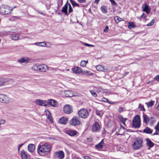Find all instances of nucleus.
<instances>
[{"mask_svg":"<svg viewBox=\"0 0 159 159\" xmlns=\"http://www.w3.org/2000/svg\"><path fill=\"white\" fill-rule=\"evenodd\" d=\"M51 149V145L46 143L42 145H39L37 148L38 153L42 156H44L49 154Z\"/></svg>","mask_w":159,"mask_h":159,"instance_id":"obj_1","label":"nucleus"},{"mask_svg":"<svg viewBox=\"0 0 159 159\" xmlns=\"http://www.w3.org/2000/svg\"><path fill=\"white\" fill-rule=\"evenodd\" d=\"M143 139L141 138H138L134 140L132 144L133 148L135 150L139 149L142 146Z\"/></svg>","mask_w":159,"mask_h":159,"instance_id":"obj_2","label":"nucleus"},{"mask_svg":"<svg viewBox=\"0 0 159 159\" xmlns=\"http://www.w3.org/2000/svg\"><path fill=\"white\" fill-rule=\"evenodd\" d=\"M12 11L10 7L7 5H2L0 7V13L3 15H7L10 14Z\"/></svg>","mask_w":159,"mask_h":159,"instance_id":"obj_3","label":"nucleus"},{"mask_svg":"<svg viewBox=\"0 0 159 159\" xmlns=\"http://www.w3.org/2000/svg\"><path fill=\"white\" fill-rule=\"evenodd\" d=\"M133 126L135 128H139L140 126V116H136L133 120Z\"/></svg>","mask_w":159,"mask_h":159,"instance_id":"obj_4","label":"nucleus"},{"mask_svg":"<svg viewBox=\"0 0 159 159\" xmlns=\"http://www.w3.org/2000/svg\"><path fill=\"white\" fill-rule=\"evenodd\" d=\"M78 113L79 116L82 118H86L89 115V112L87 109L84 108L80 110Z\"/></svg>","mask_w":159,"mask_h":159,"instance_id":"obj_5","label":"nucleus"},{"mask_svg":"<svg viewBox=\"0 0 159 159\" xmlns=\"http://www.w3.org/2000/svg\"><path fill=\"white\" fill-rule=\"evenodd\" d=\"M69 124L72 125L77 126L80 125L81 122L77 116H74L69 121Z\"/></svg>","mask_w":159,"mask_h":159,"instance_id":"obj_6","label":"nucleus"},{"mask_svg":"<svg viewBox=\"0 0 159 159\" xmlns=\"http://www.w3.org/2000/svg\"><path fill=\"white\" fill-rule=\"evenodd\" d=\"M54 157L59 159H63L64 157V153L63 151H59L55 152L53 154Z\"/></svg>","mask_w":159,"mask_h":159,"instance_id":"obj_7","label":"nucleus"},{"mask_svg":"<svg viewBox=\"0 0 159 159\" xmlns=\"http://www.w3.org/2000/svg\"><path fill=\"white\" fill-rule=\"evenodd\" d=\"M10 100L9 98L6 95L0 94V101L2 103H7Z\"/></svg>","mask_w":159,"mask_h":159,"instance_id":"obj_8","label":"nucleus"},{"mask_svg":"<svg viewBox=\"0 0 159 159\" xmlns=\"http://www.w3.org/2000/svg\"><path fill=\"white\" fill-rule=\"evenodd\" d=\"M63 111L66 113L69 114L73 112L72 107L69 105L65 106L63 107Z\"/></svg>","mask_w":159,"mask_h":159,"instance_id":"obj_9","label":"nucleus"},{"mask_svg":"<svg viewBox=\"0 0 159 159\" xmlns=\"http://www.w3.org/2000/svg\"><path fill=\"white\" fill-rule=\"evenodd\" d=\"M35 103L37 105L40 106L47 107L48 106L46 103V101L41 99H37L35 101Z\"/></svg>","mask_w":159,"mask_h":159,"instance_id":"obj_10","label":"nucleus"},{"mask_svg":"<svg viewBox=\"0 0 159 159\" xmlns=\"http://www.w3.org/2000/svg\"><path fill=\"white\" fill-rule=\"evenodd\" d=\"M145 140L146 141L147 146L149 147V149L154 146L155 143H153L149 138H147L145 139Z\"/></svg>","mask_w":159,"mask_h":159,"instance_id":"obj_11","label":"nucleus"},{"mask_svg":"<svg viewBox=\"0 0 159 159\" xmlns=\"http://www.w3.org/2000/svg\"><path fill=\"white\" fill-rule=\"evenodd\" d=\"M100 128V126L98 123L95 121L92 125V130L93 132H96Z\"/></svg>","mask_w":159,"mask_h":159,"instance_id":"obj_12","label":"nucleus"},{"mask_svg":"<svg viewBox=\"0 0 159 159\" xmlns=\"http://www.w3.org/2000/svg\"><path fill=\"white\" fill-rule=\"evenodd\" d=\"M47 105H50L53 107H57L58 104L57 102L54 100L51 99L48 101L47 103Z\"/></svg>","mask_w":159,"mask_h":159,"instance_id":"obj_13","label":"nucleus"},{"mask_svg":"<svg viewBox=\"0 0 159 159\" xmlns=\"http://www.w3.org/2000/svg\"><path fill=\"white\" fill-rule=\"evenodd\" d=\"M73 72L75 74H79L80 73H83V70L81 68L78 67H75L73 69Z\"/></svg>","mask_w":159,"mask_h":159,"instance_id":"obj_14","label":"nucleus"},{"mask_svg":"<svg viewBox=\"0 0 159 159\" xmlns=\"http://www.w3.org/2000/svg\"><path fill=\"white\" fill-rule=\"evenodd\" d=\"M66 133L69 136H74L77 134L78 132L75 130L69 129L66 131Z\"/></svg>","mask_w":159,"mask_h":159,"instance_id":"obj_15","label":"nucleus"},{"mask_svg":"<svg viewBox=\"0 0 159 159\" xmlns=\"http://www.w3.org/2000/svg\"><path fill=\"white\" fill-rule=\"evenodd\" d=\"M48 70V66L44 64L39 65V71L45 72Z\"/></svg>","mask_w":159,"mask_h":159,"instance_id":"obj_16","label":"nucleus"},{"mask_svg":"<svg viewBox=\"0 0 159 159\" xmlns=\"http://www.w3.org/2000/svg\"><path fill=\"white\" fill-rule=\"evenodd\" d=\"M97 70L99 71L106 72L108 70V69L106 67H104L102 65H98L96 67Z\"/></svg>","mask_w":159,"mask_h":159,"instance_id":"obj_17","label":"nucleus"},{"mask_svg":"<svg viewBox=\"0 0 159 159\" xmlns=\"http://www.w3.org/2000/svg\"><path fill=\"white\" fill-rule=\"evenodd\" d=\"M143 11L146 12L147 14H148L150 11V9L148 6L146 4L143 5L142 7Z\"/></svg>","mask_w":159,"mask_h":159,"instance_id":"obj_18","label":"nucleus"},{"mask_svg":"<svg viewBox=\"0 0 159 159\" xmlns=\"http://www.w3.org/2000/svg\"><path fill=\"white\" fill-rule=\"evenodd\" d=\"M64 95L67 97H71L74 96L72 92L69 90H65L64 91Z\"/></svg>","mask_w":159,"mask_h":159,"instance_id":"obj_19","label":"nucleus"},{"mask_svg":"<svg viewBox=\"0 0 159 159\" xmlns=\"http://www.w3.org/2000/svg\"><path fill=\"white\" fill-rule=\"evenodd\" d=\"M35 149V147L34 145L32 144H29L28 146V151L31 152H33Z\"/></svg>","mask_w":159,"mask_h":159,"instance_id":"obj_20","label":"nucleus"},{"mask_svg":"<svg viewBox=\"0 0 159 159\" xmlns=\"http://www.w3.org/2000/svg\"><path fill=\"white\" fill-rule=\"evenodd\" d=\"M67 3L68 2H67L65 4V5L63 7L61 11L62 13H65V15H68V12L67 11Z\"/></svg>","mask_w":159,"mask_h":159,"instance_id":"obj_21","label":"nucleus"},{"mask_svg":"<svg viewBox=\"0 0 159 159\" xmlns=\"http://www.w3.org/2000/svg\"><path fill=\"white\" fill-rule=\"evenodd\" d=\"M104 144L103 139H102L100 143L95 146V147L96 148L102 149L103 148Z\"/></svg>","mask_w":159,"mask_h":159,"instance_id":"obj_22","label":"nucleus"},{"mask_svg":"<svg viewBox=\"0 0 159 159\" xmlns=\"http://www.w3.org/2000/svg\"><path fill=\"white\" fill-rule=\"evenodd\" d=\"M21 155L22 159H28L29 158L26 153L23 150L21 151Z\"/></svg>","mask_w":159,"mask_h":159,"instance_id":"obj_23","label":"nucleus"},{"mask_svg":"<svg viewBox=\"0 0 159 159\" xmlns=\"http://www.w3.org/2000/svg\"><path fill=\"white\" fill-rule=\"evenodd\" d=\"M67 119L64 117H62L59 120V123L62 124H66L67 122Z\"/></svg>","mask_w":159,"mask_h":159,"instance_id":"obj_24","label":"nucleus"},{"mask_svg":"<svg viewBox=\"0 0 159 159\" xmlns=\"http://www.w3.org/2000/svg\"><path fill=\"white\" fill-rule=\"evenodd\" d=\"M143 132L146 134H151L152 133V130L148 127H146L143 131Z\"/></svg>","mask_w":159,"mask_h":159,"instance_id":"obj_25","label":"nucleus"},{"mask_svg":"<svg viewBox=\"0 0 159 159\" xmlns=\"http://www.w3.org/2000/svg\"><path fill=\"white\" fill-rule=\"evenodd\" d=\"M9 81L8 79L5 78L0 79V84L1 86L4 85V84Z\"/></svg>","mask_w":159,"mask_h":159,"instance_id":"obj_26","label":"nucleus"},{"mask_svg":"<svg viewBox=\"0 0 159 159\" xmlns=\"http://www.w3.org/2000/svg\"><path fill=\"white\" fill-rule=\"evenodd\" d=\"M143 122L147 125L149 121L150 118H149L147 115H143Z\"/></svg>","mask_w":159,"mask_h":159,"instance_id":"obj_27","label":"nucleus"},{"mask_svg":"<svg viewBox=\"0 0 159 159\" xmlns=\"http://www.w3.org/2000/svg\"><path fill=\"white\" fill-rule=\"evenodd\" d=\"M19 38V35L18 34H13L11 35V39L13 40H17Z\"/></svg>","mask_w":159,"mask_h":159,"instance_id":"obj_28","label":"nucleus"},{"mask_svg":"<svg viewBox=\"0 0 159 159\" xmlns=\"http://www.w3.org/2000/svg\"><path fill=\"white\" fill-rule=\"evenodd\" d=\"M107 7L105 5H103L101 7V10L103 13H106L107 12Z\"/></svg>","mask_w":159,"mask_h":159,"instance_id":"obj_29","label":"nucleus"},{"mask_svg":"<svg viewBox=\"0 0 159 159\" xmlns=\"http://www.w3.org/2000/svg\"><path fill=\"white\" fill-rule=\"evenodd\" d=\"M18 61L21 64H27L28 63V61L24 58H21L19 59L18 60Z\"/></svg>","mask_w":159,"mask_h":159,"instance_id":"obj_30","label":"nucleus"},{"mask_svg":"<svg viewBox=\"0 0 159 159\" xmlns=\"http://www.w3.org/2000/svg\"><path fill=\"white\" fill-rule=\"evenodd\" d=\"M34 44L41 47H45L46 44L45 43V42H37L34 43Z\"/></svg>","mask_w":159,"mask_h":159,"instance_id":"obj_31","label":"nucleus"},{"mask_svg":"<svg viewBox=\"0 0 159 159\" xmlns=\"http://www.w3.org/2000/svg\"><path fill=\"white\" fill-rule=\"evenodd\" d=\"M155 102L153 101H151L149 102H146L145 104L148 107H152L154 104Z\"/></svg>","mask_w":159,"mask_h":159,"instance_id":"obj_32","label":"nucleus"},{"mask_svg":"<svg viewBox=\"0 0 159 159\" xmlns=\"http://www.w3.org/2000/svg\"><path fill=\"white\" fill-rule=\"evenodd\" d=\"M114 19L116 23H118L120 21L123 20V19L120 18L119 17L116 16L114 17Z\"/></svg>","mask_w":159,"mask_h":159,"instance_id":"obj_33","label":"nucleus"},{"mask_svg":"<svg viewBox=\"0 0 159 159\" xmlns=\"http://www.w3.org/2000/svg\"><path fill=\"white\" fill-rule=\"evenodd\" d=\"M39 65H34L31 67L32 69L35 71H39Z\"/></svg>","mask_w":159,"mask_h":159,"instance_id":"obj_34","label":"nucleus"},{"mask_svg":"<svg viewBox=\"0 0 159 159\" xmlns=\"http://www.w3.org/2000/svg\"><path fill=\"white\" fill-rule=\"evenodd\" d=\"M135 26V24L134 22H130L129 23V25L128 26V27L129 29H131L133 28H134Z\"/></svg>","mask_w":159,"mask_h":159,"instance_id":"obj_35","label":"nucleus"},{"mask_svg":"<svg viewBox=\"0 0 159 159\" xmlns=\"http://www.w3.org/2000/svg\"><path fill=\"white\" fill-rule=\"evenodd\" d=\"M88 63V61L83 60L81 61L80 63V66L82 67H84L86 66V64Z\"/></svg>","mask_w":159,"mask_h":159,"instance_id":"obj_36","label":"nucleus"},{"mask_svg":"<svg viewBox=\"0 0 159 159\" xmlns=\"http://www.w3.org/2000/svg\"><path fill=\"white\" fill-rule=\"evenodd\" d=\"M127 119L126 118H124L122 117H120V121L122 123L125 125H126L125 123V121L127 120Z\"/></svg>","mask_w":159,"mask_h":159,"instance_id":"obj_37","label":"nucleus"},{"mask_svg":"<svg viewBox=\"0 0 159 159\" xmlns=\"http://www.w3.org/2000/svg\"><path fill=\"white\" fill-rule=\"evenodd\" d=\"M149 122L151 125H153L154 123L155 122V120L153 117H151L150 118Z\"/></svg>","mask_w":159,"mask_h":159,"instance_id":"obj_38","label":"nucleus"},{"mask_svg":"<svg viewBox=\"0 0 159 159\" xmlns=\"http://www.w3.org/2000/svg\"><path fill=\"white\" fill-rule=\"evenodd\" d=\"M96 114L99 116H102L103 115V113L102 111L97 110L96 111Z\"/></svg>","mask_w":159,"mask_h":159,"instance_id":"obj_39","label":"nucleus"},{"mask_svg":"<svg viewBox=\"0 0 159 159\" xmlns=\"http://www.w3.org/2000/svg\"><path fill=\"white\" fill-rule=\"evenodd\" d=\"M154 19H153L150 23L147 24V26H150L154 24Z\"/></svg>","mask_w":159,"mask_h":159,"instance_id":"obj_40","label":"nucleus"},{"mask_svg":"<svg viewBox=\"0 0 159 159\" xmlns=\"http://www.w3.org/2000/svg\"><path fill=\"white\" fill-rule=\"evenodd\" d=\"M68 5L69 6V10H68V12L69 13H70L72 12H73V9L71 7V5L69 3L68 4Z\"/></svg>","mask_w":159,"mask_h":159,"instance_id":"obj_41","label":"nucleus"},{"mask_svg":"<svg viewBox=\"0 0 159 159\" xmlns=\"http://www.w3.org/2000/svg\"><path fill=\"white\" fill-rule=\"evenodd\" d=\"M139 107L140 108V110L143 111H145V109L144 108V106L143 105H141L140 104H139Z\"/></svg>","mask_w":159,"mask_h":159,"instance_id":"obj_42","label":"nucleus"},{"mask_svg":"<svg viewBox=\"0 0 159 159\" xmlns=\"http://www.w3.org/2000/svg\"><path fill=\"white\" fill-rule=\"evenodd\" d=\"M85 74H88L89 75H92L93 74L90 72L89 70L84 71H83V73Z\"/></svg>","mask_w":159,"mask_h":159,"instance_id":"obj_43","label":"nucleus"},{"mask_svg":"<svg viewBox=\"0 0 159 159\" xmlns=\"http://www.w3.org/2000/svg\"><path fill=\"white\" fill-rule=\"evenodd\" d=\"M45 43L46 44L45 47H47L48 48H50L52 46V44L49 42L46 43L45 42Z\"/></svg>","mask_w":159,"mask_h":159,"instance_id":"obj_44","label":"nucleus"},{"mask_svg":"<svg viewBox=\"0 0 159 159\" xmlns=\"http://www.w3.org/2000/svg\"><path fill=\"white\" fill-rule=\"evenodd\" d=\"M72 4L73 7H75V6H77L78 7H79V5L78 4L76 3L75 1H74L73 3H72Z\"/></svg>","mask_w":159,"mask_h":159,"instance_id":"obj_45","label":"nucleus"},{"mask_svg":"<svg viewBox=\"0 0 159 159\" xmlns=\"http://www.w3.org/2000/svg\"><path fill=\"white\" fill-rule=\"evenodd\" d=\"M90 91L93 96L96 97L97 96V95L95 92H93L92 91Z\"/></svg>","mask_w":159,"mask_h":159,"instance_id":"obj_46","label":"nucleus"},{"mask_svg":"<svg viewBox=\"0 0 159 159\" xmlns=\"http://www.w3.org/2000/svg\"><path fill=\"white\" fill-rule=\"evenodd\" d=\"M5 121L3 120H0V127L1 125H3L5 124Z\"/></svg>","mask_w":159,"mask_h":159,"instance_id":"obj_47","label":"nucleus"},{"mask_svg":"<svg viewBox=\"0 0 159 159\" xmlns=\"http://www.w3.org/2000/svg\"><path fill=\"white\" fill-rule=\"evenodd\" d=\"M109 28L108 26H107L105 27V29L104 30V32L105 33H107L108 31Z\"/></svg>","mask_w":159,"mask_h":159,"instance_id":"obj_48","label":"nucleus"},{"mask_svg":"<svg viewBox=\"0 0 159 159\" xmlns=\"http://www.w3.org/2000/svg\"><path fill=\"white\" fill-rule=\"evenodd\" d=\"M47 111L48 112V114L47 113H46V115H47V117L48 118V117L49 116L50 117H52L51 116V113L49 111H48V110H47Z\"/></svg>","mask_w":159,"mask_h":159,"instance_id":"obj_49","label":"nucleus"},{"mask_svg":"<svg viewBox=\"0 0 159 159\" xmlns=\"http://www.w3.org/2000/svg\"><path fill=\"white\" fill-rule=\"evenodd\" d=\"M20 16H14L13 17V19L16 20L20 19Z\"/></svg>","mask_w":159,"mask_h":159,"instance_id":"obj_50","label":"nucleus"},{"mask_svg":"<svg viewBox=\"0 0 159 159\" xmlns=\"http://www.w3.org/2000/svg\"><path fill=\"white\" fill-rule=\"evenodd\" d=\"M102 101L105 102H109L108 100L105 98H102Z\"/></svg>","mask_w":159,"mask_h":159,"instance_id":"obj_51","label":"nucleus"},{"mask_svg":"<svg viewBox=\"0 0 159 159\" xmlns=\"http://www.w3.org/2000/svg\"><path fill=\"white\" fill-rule=\"evenodd\" d=\"M111 2L112 4L113 5H116L117 4L115 2L114 0H109Z\"/></svg>","mask_w":159,"mask_h":159,"instance_id":"obj_52","label":"nucleus"},{"mask_svg":"<svg viewBox=\"0 0 159 159\" xmlns=\"http://www.w3.org/2000/svg\"><path fill=\"white\" fill-rule=\"evenodd\" d=\"M24 145V143L21 144L19 145L18 146V150L19 152L20 151V148Z\"/></svg>","mask_w":159,"mask_h":159,"instance_id":"obj_53","label":"nucleus"},{"mask_svg":"<svg viewBox=\"0 0 159 159\" xmlns=\"http://www.w3.org/2000/svg\"><path fill=\"white\" fill-rule=\"evenodd\" d=\"M120 125H121V126H120V129L119 130V132H120L122 129H123L124 130L125 129V128L123 126H122L121 124H120Z\"/></svg>","mask_w":159,"mask_h":159,"instance_id":"obj_54","label":"nucleus"},{"mask_svg":"<svg viewBox=\"0 0 159 159\" xmlns=\"http://www.w3.org/2000/svg\"><path fill=\"white\" fill-rule=\"evenodd\" d=\"M123 111V108L122 107H120L118 110V112L120 113Z\"/></svg>","mask_w":159,"mask_h":159,"instance_id":"obj_55","label":"nucleus"},{"mask_svg":"<svg viewBox=\"0 0 159 159\" xmlns=\"http://www.w3.org/2000/svg\"><path fill=\"white\" fill-rule=\"evenodd\" d=\"M78 2L80 3H83L85 2L86 0H78Z\"/></svg>","mask_w":159,"mask_h":159,"instance_id":"obj_56","label":"nucleus"},{"mask_svg":"<svg viewBox=\"0 0 159 159\" xmlns=\"http://www.w3.org/2000/svg\"><path fill=\"white\" fill-rule=\"evenodd\" d=\"M146 16L145 15V14L144 13H143L142 15L140 16V18H145Z\"/></svg>","mask_w":159,"mask_h":159,"instance_id":"obj_57","label":"nucleus"},{"mask_svg":"<svg viewBox=\"0 0 159 159\" xmlns=\"http://www.w3.org/2000/svg\"><path fill=\"white\" fill-rule=\"evenodd\" d=\"M155 79L157 81L159 82V75H158L156 76L155 78Z\"/></svg>","mask_w":159,"mask_h":159,"instance_id":"obj_58","label":"nucleus"},{"mask_svg":"<svg viewBox=\"0 0 159 159\" xmlns=\"http://www.w3.org/2000/svg\"><path fill=\"white\" fill-rule=\"evenodd\" d=\"M84 44L86 46H93V45H90V44H88V43H84Z\"/></svg>","mask_w":159,"mask_h":159,"instance_id":"obj_59","label":"nucleus"},{"mask_svg":"<svg viewBox=\"0 0 159 159\" xmlns=\"http://www.w3.org/2000/svg\"><path fill=\"white\" fill-rule=\"evenodd\" d=\"M154 81L153 80H151L150 81H149L148 82V84H153Z\"/></svg>","mask_w":159,"mask_h":159,"instance_id":"obj_60","label":"nucleus"},{"mask_svg":"<svg viewBox=\"0 0 159 159\" xmlns=\"http://www.w3.org/2000/svg\"><path fill=\"white\" fill-rule=\"evenodd\" d=\"M48 119L52 123V117H50L49 116L48 117Z\"/></svg>","mask_w":159,"mask_h":159,"instance_id":"obj_61","label":"nucleus"},{"mask_svg":"<svg viewBox=\"0 0 159 159\" xmlns=\"http://www.w3.org/2000/svg\"><path fill=\"white\" fill-rule=\"evenodd\" d=\"M158 132L157 131H156V132L155 133H153V134H152V135H158L159 134V133H158Z\"/></svg>","mask_w":159,"mask_h":159,"instance_id":"obj_62","label":"nucleus"},{"mask_svg":"<svg viewBox=\"0 0 159 159\" xmlns=\"http://www.w3.org/2000/svg\"><path fill=\"white\" fill-rule=\"evenodd\" d=\"M84 159H90V157L88 156L84 157Z\"/></svg>","mask_w":159,"mask_h":159,"instance_id":"obj_63","label":"nucleus"},{"mask_svg":"<svg viewBox=\"0 0 159 159\" xmlns=\"http://www.w3.org/2000/svg\"><path fill=\"white\" fill-rule=\"evenodd\" d=\"M108 102L110 104H115V102H112L111 101L110 102V101H109V102Z\"/></svg>","mask_w":159,"mask_h":159,"instance_id":"obj_64","label":"nucleus"}]
</instances>
